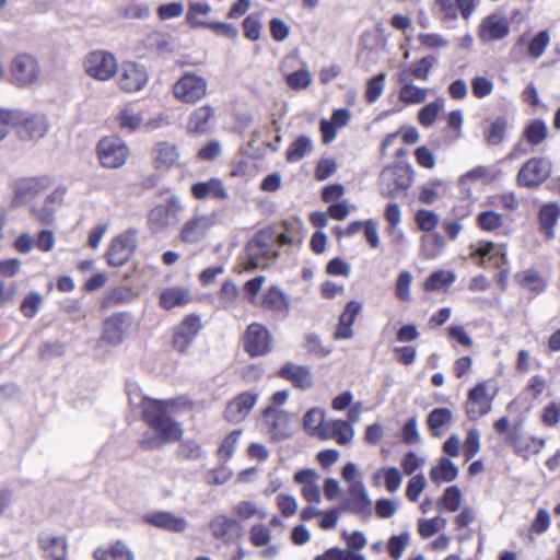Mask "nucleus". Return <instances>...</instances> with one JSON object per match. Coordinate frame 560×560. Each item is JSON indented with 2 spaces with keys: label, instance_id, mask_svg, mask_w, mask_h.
<instances>
[{
  "label": "nucleus",
  "instance_id": "nucleus-1",
  "mask_svg": "<svg viewBox=\"0 0 560 560\" xmlns=\"http://www.w3.org/2000/svg\"><path fill=\"white\" fill-rule=\"evenodd\" d=\"M143 420L147 424L167 443L177 441L183 435V430L168 413V407L173 400H155L143 398Z\"/></svg>",
  "mask_w": 560,
  "mask_h": 560
},
{
  "label": "nucleus",
  "instance_id": "nucleus-2",
  "mask_svg": "<svg viewBox=\"0 0 560 560\" xmlns=\"http://www.w3.org/2000/svg\"><path fill=\"white\" fill-rule=\"evenodd\" d=\"M413 171L409 165L395 164L385 167L378 177V190L385 198H396L409 189Z\"/></svg>",
  "mask_w": 560,
  "mask_h": 560
},
{
  "label": "nucleus",
  "instance_id": "nucleus-3",
  "mask_svg": "<svg viewBox=\"0 0 560 560\" xmlns=\"http://www.w3.org/2000/svg\"><path fill=\"white\" fill-rule=\"evenodd\" d=\"M174 97L185 104H196L208 93V81L192 71H185L173 85Z\"/></svg>",
  "mask_w": 560,
  "mask_h": 560
},
{
  "label": "nucleus",
  "instance_id": "nucleus-4",
  "mask_svg": "<svg viewBox=\"0 0 560 560\" xmlns=\"http://www.w3.org/2000/svg\"><path fill=\"white\" fill-rule=\"evenodd\" d=\"M133 318L129 312L107 316L102 324L101 340L112 347L121 345L131 334Z\"/></svg>",
  "mask_w": 560,
  "mask_h": 560
},
{
  "label": "nucleus",
  "instance_id": "nucleus-5",
  "mask_svg": "<svg viewBox=\"0 0 560 560\" xmlns=\"http://www.w3.org/2000/svg\"><path fill=\"white\" fill-rule=\"evenodd\" d=\"M552 163L547 158H532L520 168L516 183L521 187L538 188L551 174Z\"/></svg>",
  "mask_w": 560,
  "mask_h": 560
},
{
  "label": "nucleus",
  "instance_id": "nucleus-6",
  "mask_svg": "<svg viewBox=\"0 0 560 560\" xmlns=\"http://www.w3.org/2000/svg\"><path fill=\"white\" fill-rule=\"evenodd\" d=\"M10 75L15 85H32L36 83L40 77L39 63L34 56L26 52H20L11 60Z\"/></svg>",
  "mask_w": 560,
  "mask_h": 560
},
{
  "label": "nucleus",
  "instance_id": "nucleus-7",
  "mask_svg": "<svg viewBox=\"0 0 560 560\" xmlns=\"http://www.w3.org/2000/svg\"><path fill=\"white\" fill-rule=\"evenodd\" d=\"M85 72L98 81L110 80L118 70L115 56L105 50H94L90 52L84 60Z\"/></svg>",
  "mask_w": 560,
  "mask_h": 560
},
{
  "label": "nucleus",
  "instance_id": "nucleus-8",
  "mask_svg": "<svg viewBox=\"0 0 560 560\" xmlns=\"http://www.w3.org/2000/svg\"><path fill=\"white\" fill-rule=\"evenodd\" d=\"M97 154L104 167L118 168L126 163L129 156V148L118 137H105L97 144Z\"/></svg>",
  "mask_w": 560,
  "mask_h": 560
},
{
  "label": "nucleus",
  "instance_id": "nucleus-9",
  "mask_svg": "<svg viewBox=\"0 0 560 560\" xmlns=\"http://www.w3.org/2000/svg\"><path fill=\"white\" fill-rule=\"evenodd\" d=\"M291 416L279 408L268 406L262 411L261 425L273 441H283L292 434Z\"/></svg>",
  "mask_w": 560,
  "mask_h": 560
},
{
  "label": "nucleus",
  "instance_id": "nucleus-10",
  "mask_svg": "<svg viewBox=\"0 0 560 560\" xmlns=\"http://www.w3.org/2000/svg\"><path fill=\"white\" fill-rule=\"evenodd\" d=\"M182 210L180 200L177 197H171L164 205L154 207L149 213V226L153 233H160L176 224L178 213Z\"/></svg>",
  "mask_w": 560,
  "mask_h": 560
},
{
  "label": "nucleus",
  "instance_id": "nucleus-11",
  "mask_svg": "<svg viewBox=\"0 0 560 560\" xmlns=\"http://www.w3.org/2000/svg\"><path fill=\"white\" fill-rule=\"evenodd\" d=\"M202 327L201 319L189 314L173 329L172 346L179 353H186Z\"/></svg>",
  "mask_w": 560,
  "mask_h": 560
},
{
  "label": "nucleus",
  "instance_id": "nucleus-12",
  "mask_svg": "<svg viewBox=\"0 0 560 560\" xmlns=\"http://www.w3.org/2000/svg\"><path fill=\"white\" fill-rule=\"evenodd\" d=\"M244 348L250 357H260L272 350V339L266 326L259 323L248 325L244 335Z\"/></svg>",
  "mask_w": 560,
  "mask_h": 560
},
{
  "label": "nucleus",
  "instance_id": "nucleus-13",
  "mask_svg": "<svg viewBox=\"0 0 560 560\" xmlns=\"http://www.w3.org/2000/svg\"><path fill=\"white\" fill-rule=\"evenodd\" d=\"M16 132L22 140H36L43 138L48 131V121L45 115L15 113Z\"/></svg>",
  "mask_w": 560,
  "mask_h": 560
},
{
  "label": "nucleus",
  "instance_id": "nucleus-14",
  "mask_svg": "<svg viewBox=\"0 0 560 560\" xmlns=\"http://www.w3.org/2000/svg\"><path fill=\"white\" fill-rule=\"evenodd\" d=\"M493 395H489L486 383H478L468 392L465 405L469 420H477L488 415L492 409Z\"/></svg>",
  "mask_w": 560,
  "mask_h": 560
},
{
  "label": "nucleus",
  "instance_id": "nucleus-15",
  "mask_svg": "<svg viewBox=\"0 0 560 560\" xmlns=\"http://www.w3.org/2000/svg\"><path fill=\"white\" fill-rule=\"evenodd\" d=\"M136 244V236L132 232H125L114 237L106 253L108 264L114 267L125 265L131 258Z\"/></svg>",
  "mask_w": 560,
  "mask_h": 560
},
{
  "label": "nucleus",
  "instance_id": "nucleus-16",
  "mask_svg": "<svg viewBox=\"0 0 560 560\" xmlns=\"http://www.w3.org/2000/svg\"><path fill=\"white\" fill-rule=\"evenodd\" d=\"M340 509L364 518H369L372 515V503L363 482H352V485H349L348 497L343 499Z\"/></svg>",
  "mask_w": 560,
  "mask_h": 560
},
{
  "label": "nucleus",
  "instance_id": "nucleus-17",
  "mask_svg": "<svg viewBox=\"0 0 560 560\" xmlns=\"http://www.w3.org/2000/svg\"><path fill=\"white\" fill-rule=\"evenodd\" d=\"M50 179L46 176L23 178L15 185L12 207L18 208L32 201L39 194L48 189Z\"/></svg>",
  "mask_w": 560,
  "mask_h": 560
},
{
  "label": "nucleus",
  "instance_id": "nucleus-18",
  "mask_svg": "<svg viewBox=\"0 0 560 560\" xmlns=\"http://www.w3.org/2000/svg\"><path fill=\"white\" fill-rule=\"evenodd\" d=\"M149 81V74L144 67L135 62L122 65L118 80L119 88L127 93H135L143 90Z\"/></svg>",
  "mask_w": 560,
  "mask_h": 560
},
{
  "label": "nucleus",
  "instance_id": "nucleus-19",
  "mask_svg": "<svg viewBox=\"0 0 560 560\" xmlns=\"http://www.w3.org/2000/svg\"><path fill=\"white\" fill-rule=\"evenodd\" d=\"M277 253L272 252L269 244L258 235L250 240L246 246L245 269L252 270L266 266V261L275 258Z\"/></svg>",
  "mask_w": 560,
  "mask_h": 560
},
{
  "label": "nucleus",
  "instance_id": "nucleus-20",
  "mask_svg": "<svg viewBox=\"0 0 560 560\" xmlns=\"http://www.w3.org/2000/svg\"><path fill=\"white\" fill-rule=\"evenodd\" d=\"M258 400V394L243 392L233 398L226 406L224 417L229 422L238 423L243 421Z\"/></svg>",
  "mask_w": 560,
  "mask_h": 560
},
{
  "label": "nucleus",
  "instance_id": "nucleus-21",
  "mask_svg": "<svg viewBox=\"0 0 560 560\" xmlns=\"http://www.w3.org/2000/svg\"><path fill=\"white\" fill-rule=\"evenodd\" d=\"M509 33L510 26L508 20L499 14L486 16L478 27V36L482 43L503 39Z\"/></svg>",
  "mask_w": 560,
  "mask_h": 560
},
{
  "label": "nucleus",
  "instance_id": "nucleus-22",
  "mask_svg": "<svg viewBox=\"0 0 560 560\" xmlns=\"http://www.w3.org/2000/svg\"><path fill=\"white\" fill-rule=\"evenodd\" d=\"M143 520L145 523L156 528L172 533H183L188 526L186 518L167 511H158L145 514Z\"/></svg>",
  "mask_w": 560,
  "mask_h": 560
},
{
  "label": "nucleus",
  "instance_id": "nucleus-23",
  "mask_svg": "<svg viewBox=\"0 0 560 560\" xmlns=\"http://www.w3.org/2000/svg\"><path fill=\"white\" fill-rule=\"evenodd\" d=\"M278 375L302 390L310 389L314 385L313 374L305 365L288 362L279 370Z\"/></svg>",
  "mask_w": 560,
  "mask_h": 560
},
{
  "label": "nucleus",
  "instance_id": "nucleus-24",
  "mask_svg": "<svg viewBox=\"0 0 560 560\" xmlns=\"http://www.w3.org/2000/svg\"><path fill=\"white\" fill-rule=\"evenodd\" d=\"M38 545L47 560H67L68 541L65 536L43 533L38 537Z\"/></svg>",
  "mask_w": 560,
  "mask_h": 560
},
{
  "label": "nucleus",
  "instance_id": "nucleus-25",
  "mask_svg": "<svg viewBox=\"0 0 560 560\" xmlns=\"http://www.w3.org/2000/svg\"><path fill=\"white\" fill-rule=\"evenodd\" d=\"M213 222L208 215L194 217L189 219L182 228L180 240L187 244L200 242L211 229Z\"/></svg>",
  "mask_w": 560,
  "mask_h": 560
},
{
  "label": "nucleus",
  "instance_id": "nucleus-26",
  "mask_svg": "<svg viewBox=\"0 0 560 560\" xmlns=\"http://www.w3.org/2000/svg\"><path fill=\"white\" fill-rule=\"evenodd\" d=\"M215 109L209 104L199 106L192 110L187 122L189 133H207L214 122Z\"/></svg>",
  "mask_w": 560,
  "mask_h": 560
},
{
  "label": "nucleus",
  "instance_id": "nucleus-27",
  "mask_svg": "<svg viewBox=\"0 0 560 560\" xmlns=\"http://www.w3.org/2000/svg\"><path fill=\"white\" fill-rule=\"evenodd\" d=\"M351 114L347 108H339L334 110L330 120L322 119L319 127L322 139L324 143H330L335 140L338 128L345 127L350 120Z\"/></svg>",
  "mask_w": 560,
  "mask_h": 560
},
{
  "label": "nucleus",
  "instance_id": "nucleus-28",
  "mask_svg": "<svg viewBox=\"0 0 560 560\" xmlns=\"http://www.w3.org/2000/svg\"><path fill=\"white\" fill-rule=\"evenodd\" d=\"M427 423L431 434L440 438L453 425V412L448 408H434L428 415Z\"/></svg>",
  "mask_w": 560,
  "mask_h": 560
},
{
  "label": "nucleus",
  "instance_id": "nucleus-29",
  "mask_svg": "<svg viewBox=\"0 0 560 560\" xmlns=\"http://www.w3.org/2000/svg\"><path fill=\"white\" fill-rule=\"evenodd\" d=\"M560 218V205L558 202H548L540 207L538 219L541 232L551 240L555 237V228Z\"/></svg>",
  "mask_w": 560,
  "mask_h": 560
},
{
  "label": "nucleus",
  "instance_id": "nucleus-30",
  "mask_svg": "<svg viewBox=\"0 0 560 560\" xmlns=\"http://www.w3.org/2000/svg\"><path fill=\"white\" fill-rule=\"evenodd\" d=\"M118 128L122 131L135 132L142 128L143 116L141 110L133 104L125 105L116 117Z\"/></svg>",
  "mask_w": 560,
  "mask_h": 560
},
{
  "label": "nucleus",
  "instance_id": "nucleus-31",
  "mask_svg": "<svg viewBox=\"0 0 560 560\" xmlns=\"http://www.w3.org/2000/svg\"><path fill=\"white\" fill-rule=\"evenodd\" d=\"M191 194L196 199H225L228 192L221 179L213 177L208 182H199L191 186Z\"/></svg>",
  "mask_w": 560,
  "mask_h": 560
},
{
  "label": "nucleus",
  "instance_id": "nucleus-32",
  "mask_svg": "<svg viewBox=\"0 0 560 560\" xmlns=\"http://www.w3.org/2000/svg\"><path fill=\"white\" fill-rule=\"evenodd\" d=\"M515 282L535 294L546 291L547 280L534 268L522 270L514 276Z\"/></svg>",
  "mask_w": 560,
  "mask_h": 560
},
{
  "label": "nucleus",
  "instance_id": "nucleus-33",
  "mask_svg": "<svg viewBox=\"0 0 560 560\" xmlns=\"http://www.w3.org/2000/svg\"><path fill=\"white\" fill-rule=\"evenodd\" d=\"M191 301L190 291L183 287H173L163 290L160 294V305L164 310L184 306Z\"/></svg>",
  "mask_w": 560,
  "mask_h": 560
},
{
  "label": "nucleus",
  "instance_id": "nucleus-34",
  "mask_svg": "<svg viewBox=\"0 0 560 560\" xmlns=\"http://www.w3.org/2000/svg\"><path fill=\"white\" fill-rule=\"evenodd\" d=\"M63 197L62 190H55L45 200L43 207H32L31 212L35 219L42 224H51L55 219L56 205L61 202Z\"/></svg>",
  "mask_w": 560,
  "mask_h": 560
},
{
  "label": "nucleus",
  "instance_id": "nucleus-35",
  "mask_svg": "<svg viewBox=\"0 0 560 560\" xmlns=\"http://www.w3.org/2000/svg\"><path fill=\"white\" fill-rule=\"evenodd\" d=\"M261 306L275 313L287 315L289 312V299L278 287H271L264 295Z\"/></svg>",
  "mask_w": 560,
  "mask_h": 560
},
{
  "label": "nucleus",
  "instance_id": "nucleus-36",
  "mask_svg": "<svg viewBox=\"0 0 560 560\" xmlns=\"http://www.w3.org/2000/svg\"><path fill=\"white\" fill-rule=\"evenodd\" d=\"M549 135V128L542 119L529 120L522 132L523 139L530 145L537 147L541 144Z\"/></svg>",
  "mask_w": 560,
  "mask_h": 560
},
{
  "label": "nucleus",
  "instance_id": "nucleus-37",
  "mask_svg": "<svg viewBox=\"0 0 560 560\" xmlns=\"http://www.w3.org/2000/svg\"><path fill=\"white\" fill-rule=\"evenodd\" d=\"M458 468L455 464L446 458L442 457L439 464L431 468L430 470V479L434 483L450 482L457 478Z\"/></svg>",
  "mask_w": 560,
  "mask_h": 560
},
{
  "label": "nucleus",
  "instance_id": "nucleus-38",
  "mask_svg": "<svg viewBox=\"0 0 560 560\" xmlns=\"http://www.w3.org/2000/svg\"><path fill=\"white\" fill-rule=\"evenodd\" d=\"M154 163L156 167L168 168L175 164L178 160L177 148L170 142H159L155 144L154 150Z\"/></svg>",
  "mask_w": 560,
  "mask_h": 560
},
{
  "label": "nucleus",
  "instance_id": "nucleus-39",
  "mask_svg": "<svg viewBox=\"0 0 560 560\" xmlns=\"http://www.w3.org/2000/svg\"><path fill=\"white\" fill-rule=\"evenodd\" d=\"M324 418L325 415L322 409H310L303 418L304 429L311 434H318L323 439H329V435L326 433V425H324Z\"/></svg>",
  "mask_w": 560,
  "mask_h": 560
},
{
  "label": "nucleus",
  "instance_id": "nucleus-40",
  "mask_svg": "<svg viewBox=\"0 0 560 560\" xmlns=\"http://www.w3.org/2000/svg\"><path fill=\"white\" fill-rule=\"evenodd\" d=\"M489 176V168L487 166H477L458 178V187L460 195L464 198L471 197V183L482 180Z\"/></svg>",
  "mask_w": 560,
  "mask_h": 560
},
{
  "label": "nucleus",
  "instance_id": "nucleus-41",
  "mask_svg": "<svg viewBox=\"0 0 560 560\" xmlns=\"http://www.w3.org/2000/svg\"><path fill=\"white\" fill-rule=\"evenodd\" d=\"M326 433L329 435V439H336L340 445L349 444L354 436V430L352 425L349 422L342 420H335L330 423H327Z\"/></svg>",
  "mask_w": 560,
  "mask_h": 560
},
{
  "label": "nucleus",
  "instance_id": "nucleus-42",
  "mask_svg": "<svg viewBox=\"0 0 560 560\" xmlns=\"http://www.w3.org/2000/svg\"><path fill=\"white\" fill-rule=\"evenodd\" d=\"M94 557L96 560H135V553L122 541H116L108 550H95Z\"/></svg>",
  "mask_w": 560,
  "mask_h": 560
},
{
  "label": "nucleus",
  "instance_id": "nucleus-43",
  "mask_svg": "<svg viewBox=\"0 0 560 560\" xmlns=\"http://www.w3.org/2000/svg\"><path fill=\"white\" fill-rule=\"evenodd\" d=\"M509 122L506 117L497 116L485 132V139L489 145L501 144L506 137Z\"/></svg>",
  "mask_w": 560,
  "mask_h": 560
},
{
  "label": "nucleus",
  "instance_id": "nucleus-44",
  "mask_svg": "<svg viewBox=\"0 0 560 560\" xmlns=\"http://www.w3.org/2000/svg\"><path fill=\"white\" fill-rule=\"evenodd\" d=\"M444 245V237L440 233L423 235L421 237V254L427 259H433L440 255Z\"/></svg>",
  "mask_w": 560,
  "mask_h": 560
},
{
  "label": "nucleus",
  "instance_id": "nucleus-45",
  "mask_svg": "<svg viewBox=\"0 0 560 560\" xmlns=\"http://www.w3.org/2000/svg\"><path fill=\"white\" fill-rule=\"evenodd\" d=\"M446 192V184L441 179H435L421 188L419 200L425 205H432Z\"/></svg>",
  "mask_w": 560,
  "mask_h": 560
},
{
  "label": "nucleus",
  "instance_id": "nucleus-46",
  "mask_svg": "<svg viewBox=\"0 0 560 560\" xmlns=\"http://www.w3.org/2000/svg\"><path fill=\"white\" fill-rule=\"evenodd\" d=\"M476 220L478 226L486 232L499 231L504 224L503 215L493 210L481 211Z\"/></svg>",
  "mask_w": 560,
  "mask_h": 560
},
{
  "label": "nucleus",
  "instance_id": "nucleus-47",
  "mask_svg": "<svg viewBox=\"0 0 560 560\" xmlns=\"http://www.w3.org/2000/svg\"><path fill=\"white\" fill-rule=\"evenodd\" d=\"M477 253L483 260H486V259L491 260L498 267H501V266L508 264L505 249L502 245L487 243V244L480 246L478 248Z\"/></svg>",
  "mask_w": 560,
  "mask_h": 560
},
{
  "label": "nucleus",
  "instance_id": "nucleus-48",
  "mask_svg": "<svg viewBox=\"0 0 560 560\" xmlns=\"http://www.w3.org/2000/svg\"><path fill=\"white\" fill-rule=\"evenodd\" d=\"M312 150V141L306 136L296 138L287 150V160L289 162H298L306 156Z\"/></svg>",
  "mask_w": 560,
  "mask_h": 560
},
{
  "label": "nucleus",
  "instance_id": "nucleus-49",
  "mask_svg": "<svg viewBox=\"0 0 560 560\" xmlns=\"http://www.w3.org/2000/svg\"><path fill=\"white\" fill-rule=\"evenodd\" d=\"M455 281V275L451 271L438 270L430 275L424 282L425 291H436L450 287Z\"/></svg>",
  "mask_w": 560,
  "mask_h": 560
},
{
  "label": "nucleus",
  "instance_id": "nucleus-50",
  "mask_svg": "<svg viewBox=\"0 0 560 560\" xmlns=\"http://www.w3.org/2000/svg\"><path fill=\"white\" fill-rule=\"evenodd\" d=\"M443 107H444L443 98H436L434 102L427 104L419 110V114H418L419 122L423 127H427V128L431 127L434 124L439 113L443 109Z\"/></svg>",
  "mask_w": 560,
  "mask_h": 560
},
{
  "label": "nucleus",
  "instance_id": "nucleus-51",
  "mask_svg": "<svg viewBox=\"0 0 560 560\" xmlns=\"http://www.w3.org/2000/svg\"><path fill=\"white\" fill-rule=\"evenodd\" d=\"M381 476L385 479L386 489L389 492H396L402 483V475L396 467L380 468L374 472V478L378 479Z\"/></svg>",
  "mask_w": 560,
  "mask_h": 560
},
{
  "label": "nucleus",
  "instance_id": "nucleus-52",
  "mask_svg": "<svg viewBox=\"0 0 560 560\" xmlns=\"http://www.w3.org/2000/svg\"><path fill=\"white\" fill-rule=\"evenodd\" d=\"M211 11V7L208 2H189L188 11L186 14L187 22L192 27H205L208 22H203L197 19L198 15H207Z\"/></svg>",
  "mask_w": 560,
  "mask_h": 560
},
{
  "label": "nucleus",
  "instance_id": "nucleus-53",
  "mask_svg": "<svg viewBox=\"0 0 560 560\" xmlns=\"http://www.w3.org/2000/svg\"><path fill=\"white\" fill-rule=\"evenodd\" d=\"M212 535L218 539H225L231 529L237 526V522L225 515H218L210 522Z\"/></svg>",
  "mask_w": 560,
  "mask_h": 560
},
{
  "label": "nucleus",
  "instance_id": "nucleus-54",
  "mask_svg": "<svg viewBox=\"0 0 560 560\" xmlns=\"http://www.w3.org/2000/svg\"><path fill=\"white\" fill-rule=\"evenodd\" d=\"M427 89L410 84L401 86L399 91V100L406 104H419L427 98Z\"/></svg>",
  "mask_w": 560,
  "mask_h": 560
},
{
  "label": "nucleus",
  "instance_id": "nucleus-55",
  "mask_svg": "<svg viewBox=\"0 0 560 560\" xmlns=\"http://www.w3.org/2000/svg\"><path fill=\"white\" fill-rule=\"evenodd\" d=\"M234 512L238 518L243 521L254 516H258L260 520H265L267 517V513L264 510L258 509L252 501H240L234 505Z\"/></svg>",
  "mask_w": 560,
  "mask_h": 560
},
{
  "label": "nucleus",
  "instance_id": "nucleus-56",
  "mask_svg": "<svg viewBox=\"0 0 560 560\" xmlns=\"http://www.w3.org/2000/svg\"><path fill=\"white\" fill-rule=\"evenodd\" d=\"M416 223L421 231L432 232L440 222V217L431 210H418L415 217Z\"/></svg>",
  "mask_w": 560,
  "mask_h": 560
},
{
  "label": "nucleus",
  "instance_id": "nucleus-57",
  "mask_svg": "<svg viewBox=\"0 0 560 560\" xmlns=\"http://www.w3.org/2000/svg\"><path fill=\"white\" fill-rule=\"evenodd\" d=\"M285 81L292 90L300 91L311 85L312 75L307 69H301L287 74Z\"/></svg>",
  "mask_w": 560,
  "mask_h": 560
},
{
  "label": "nucleus",
  "instance_id": "nucleus-58",
  "mask_svg": "<svg viewBox=\"0 0 560 560\" xmlns=\"http://www.w3.org/2000/svg\"><path fill=\"white\" fill-rule=\"evenodd\" d=\"M385 79L386 74L381 72L368 81L365 98L369 103H374L382 95L385 86Z\"/></svg>",
  "mask_w": 560,
  "mask_h": 560
},
{
  "label": "nucleus",
  "instance_id": "nucleus-59",
  "mask_svg": "<svg viewBox=\"0 0 560 560\" xmlns=\"http://www.w3.org/2000/svg\"><path fill=\"white\" fill-rule=\"evenodd\" d=\"M550 43L548 31H540L528 44V54L534 59H538L545 52Z\"/></svg>",
  "mask_w": 560,
  "mask_h": 560
},
{
  "label": "nucleus",
  "instance_id": "nucleus-60",
  "mask_svg": "<svg viewBox=\"0 0 560 560\" xmlns=\"http://www.w3.org/2000/svg\"><path fill=\"white\" fill-rule=\"evenodd\" d=\"M445 525L446 520L443 517L438 516L430 520L420 518L418 522V532L421 537L429 538Z\"/></svg>",
  "mask_w": 560,
  "mask_h": 560
},
{
  "label": "nucleus",
  "instance_id": "nucleus-61",
  "mask_svg": "<svg viewBox=\"0 0 560 560\" xmlns=\"http://www.w3.org/2000/svg\"><path fill=\"white\" fill-rule=\"evenodd\" d=\"M409 539L410 535L408 532L389 538L387 547L393 559L398 560L402 557L404 551L409 544Z\"/></svg>",
  "mask_w": 560,
  "mask_h": 560
},
{
  "label": "nucleus",
  "instance_id": "nucleus-62",
  "mask_svg": "<svg viewBox=\"0 0 560 560\" xmlns=\"http://www.w3.org/2000/svg\"><path fill=\"white\" fill-rule=\"evenodd\" d=\"M43 302V298L38 292L28 293L21 304V312L25 317L33 318Z\"/></svg>",
  "mask_w": 560,
  "mask_h": 560
},
{
  "label": "nucleus",
  "instance_id": "nucleus-63",
  "mask_svg": "<svg viewBox=\"0 0 560 560\" xmlns=\"http://www.w3.org/2000/svg\"><path fill=\"white\" fill-rule=\"evenodd\" d=\"M494 90L493 82L487 77H475L471 80V91L475 97L485 98Z\"/></svg>",
  "mask_w": 560,
  "mask_h": 560
},
{
  "label": "nucleus",
  "instance_id": "nucleus-64",
  "mask_svg": "<svg viewBox=\"0 0 560 560\" xmlns=\"http://www.w3.org/2000/svg\"><path fill=\"white\" fill-rule=\"evenodd\" d=\"M436 59L428 56L421 58L417 63L410 68V73L413 78L427 81L432 67L435 65Z\"/></svg>",
  "mask_w": 560,
  "mask_h": 560
}]
</instances>
